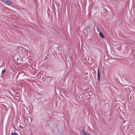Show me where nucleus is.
Returning a JSON list of instances; mask_svg holds the SVG:
<instances>
[{
  "mask_svg": "<svg viewBox=\"0 0 135 135\" xmlns=\"http://www.w3.org/2000/svg\"><path fill=\"white\" fill-rule=\"evenodd\" d=\"M87 28H88L89 29L90 28V26H87Z\"/></svg>",
  "mask_w": 135,
  "mask_h": 135,
  "instance_id": "nucleus-8",
  "label": "nucleus"
},
{
  "mask_svg": "<svg viewBox=\"0 0 135 135\" xmlns=\"http://www.w3.org/2000/svg\"><path fill=\"white\" fill-rule=\"evenodd\" d=\"M47 58V56H46L45 57V60Z\"/></svg>",
  "mask_w": 135,
  "mask_h": 135,
  "instance_id": "nucleus-7",
  "label": "nucleus"
},
{
  "mask_svg": "<svg viewBox=\"0 0 135 135\" xmlns=\"http://www.w3.org/2000/svg\"><path fill=\"white\" fill-rule=\"evenodd\" d=\"M11 135H17V134L16 133H11Z\"/></svg>",
  "mask_w": 135,
  "mask_h": 135,
  "instance_id": "nucleus-6",
  "label": "nucleus"
},
{
  "mask_svg": "<svg viewBox=\"0 0 135 135\" xmlns=\"http://www.w3.org/2000/svg\"><path fill=\"white\" fill-rule=\"evenodd\" d=\"M100 72L99 69V68L98 69V76L97 79L98 81H99L100 79Z\"/></svg>",
  "mask_w": 135,
  "mask_h": 135,
  "instance_id": "nucleus-2",
  "label": "nucleus"
},
{
  "mask_svg": "<svg viewBox=\"0 0 135 135\" xmlns=\"http://www.w3.org/2000/svg\"><path fill=\"white\" fill-rule=\"evenodd\" d=\"M5 69H4L3 70L2 72V75H3L4 73H5Z\"/></svg>",
  "mask_w": 135,
  "mask_h": 135,
  "instance_id": "nucleus-5",
  "label": "nucleus"
},
{
  "mask_svg": "<svg viewBox=\"0 0 135 135\" xmlns=\"http://www.w3.org/2000/svg\"><path fill=\"white\" fill-rule=\"evenodd\" d=\"M2 1L5 3L7 4L8 5H11L12 2L10 0H1Z\"/></svg>",
  "mask_w": 135,
  "mask_h": 135,
  "instance_id": "nucleus-1",
  "label": "nucleus"
},
{
  "mask_svg": "<svg viewBox=\"0 0 135 135\" xmlns=\"http://www.w3.org/2000/svg\"><path fill=\"white\" fill-rule=\"evenodd\" d=\"M99 35L102 38H104V35H103V33L101 32H100L99 33Z\"/></svg>",
  "mask_w": 135,
  "mask_h": 135,
  "instance_id": "nucleus-4",
  "label": "nucleus"
},
{
  "mask_svg": "<svg viewBox=\"0 0 135 135\" xmlns=\"http://www.w3.org/2000/svg\"><path fill=\"white\" fill-rule=\"evenodd\" d=\"M81 132L82 135H90L83 129H82Z\"/></svg>",
  "mask_w": 135,
  "mask_h": 135,
  "instance_id": "nucleus-3",
  "label": "nucleus"
}]
</instances>
